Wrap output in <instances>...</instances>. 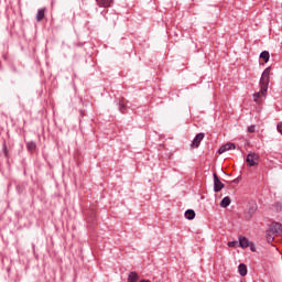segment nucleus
Returning a JSON list of instances; mask_svg holds the SVG:
<instances>
[{
    "label": "nucleus",
    "mask_w": 282,
    "mask_h": 282,
    "mask_svg": "<svg viewBox=\"0 0 282 282\" xmlns=\"http://www.w3.org/2000/svg\"><path fill=\"white\" fill-rule=\"evenodd\" d=\"M270 72H272V67H267L263 70L262 76L260 78V93L253 94L254 102H259V98L268 94V86L270 85Z\"/></svg>",
    "instance_id": "f257e3e1"
},
{
    "label": "nucleus",
    "mask_w": 282,
    "mask_h": 282,
    "mask_svg": "<svg viewBox=\"0 0 282 282\" xmlns=\"http://www.w3.org/2000/svg\"><path fill=\"white\" fill-rule=\"evenodd\" d=\"M260 156L259 154L251 152L247 155V165L248 166H257L259 164Z\"/></svg>",
    "instance_id": "f03ea898"
},
{
    "label": "nucleus",
    "mask_w": 282,
    "mask_h": 282,
    "mask_svg": "<svg viewBox=\"0 0 282 282\" xmlns=\"http://www.w3.org/2000/svg\"><path fill=\"white\" fill-rule=\"evenodd\" d=\"M268 230H270L271 235L279 237V235H282V225L280 223H272Z\"/></svg>",
    "instance_id": "7ed1b4c3"
},
{
    "label": "nucleus",
    "mask_w": 282,
    "mask_h": 282,
    "mask_svg": "<svg viewBox=\"0 0 282 282\" xmlns=\"http://www.w3.org/2000/svg\"><path fill=\"white\" fill-rule=\"evenodd\" d=\"M224 186L225 185L221 183V180H219V176H217V173H214V192L219 193Z\"/></svg>",
    "instance_id": "20e7f679"
},
{
    "label": "nucleus",
    "mask_w": 282,
    "mask_h": 282,
    "mask_svg": "<svg viewBox=\"0 0 282 282\" xmlns=\"http://www.w3.org/2000/svg\"><path fill=\"white\" fill-rule=\"evenodd\" d=\"M204 137H205L204 132H199L198 134H196V137L194 138L191 147L193 149H198L199 144H202V140H204Z\"/></svg>",
    "instance_id": "39448f33"
},
{
    "label": "nucleus",
    "mask_w": 282,
    "mask_h": 282,
    "mask_svg": "<svg viewBox=\"0 0 282 282\" xmlns=\"http://www.w3.org/2000/svg\"><path fill=\"white\" fill-rule=\"evenodd\" d=\"M235 149V143H226L219 148L218 153L221 155L223 153H226V151H234Z\"/></svg>",
    "instance_id": "423d86ee"
},
{
    "label": "nucleus",
    "mask_w": 282,
    "mask_h": 282,
    "mask_svg": "<svg viewBox=\"0 0 282 282\" xmlns=\"http://www.w3.org/2000/svg\"><path fill=\"white\" fill-rule=\"evenodd\" d=\"M99 8H111L113 0H96Z\"/></svg>",
    "instance_id": "0eeeda50"
},
{
    "label": "nucleus",
    "mask_w": 282,
    "mask_h": 282,
    "mask_svg": "<svg viewBox=\"0 0 282 282\" xmlns=\"http://www.w3.org/2000/svg\"><path fill=\"white\" fill-rule=\"evenodd\" d=\"M239 246L240 248H250V240H248V238H246L245 236H240Z\"/></svg>",
    "instance_id": "6e6552de"
},
{
    "label": "nucleus",
    "mask_w": 282,
    "mask_h": 282,
    "mask_svg": "<svg viewBox=\"0 0 282 282\" xmlns=\"http://www.w3.org/2000/svg\"><path fill=\"white\" fill-rule=\"evenodd\" d=\"M45 10H46L45 8L37 10V13L35 15L37 23H41V21L45 19Z\"/></svg>",
    "instance_id": "1a4fd4ad"
},
{
    "label": "nucleus",
    "mask_w": 282,
    "mask_h": 282,
    "mask_svg": "<svg viewBox=\"0 0 282 282\" xmlns=\"http://www.w3.org/2000/svg\"><path fill=\"white\" fill-rule=\"evenodd\" d=\"M238 271H239L240 276H246V274H248V267L243 263H240L238 265Z\"/></svg>",
    "instance_id": "9d476101"
},
{
    "label": "nucleus",
    "mask_w": 282,
    "mask_h": 282,
    "mask_svg": "<svg viewBox=\"0 0 282 282\" xmlns=\"http://www.w3.org/2000/svg\"><path fill=\"white\" fill-rule=\"evenodd\" d=\"M138 279H140V275L137 272L132 271L128 275V282H138Z\"/></svg>",
    "instance_id": "9b49d317"
},
{
    "label": "nucleus",
    "mask_w": 282,
    "mask_h": 282,
    "mask_svg": "<svg viewBox=\"0 0 282 282\" xmlns=\"http://www.w3.org/2000/svg\"><path fill=\"white\" fill-rule=\"evenodd\" d=\"M230 198L228 196L224 197L220 202V207L221 208H228L230 206Z\"/></svg>",
    "instance_id": "f8f14e48"
},
{
    "label": "nucleus",
    "mask_w": 282,
    "mask_h": 282,
    "mask_svg": "<svg viewBox=\"0 0 282 282\" xmlns=\"http://www.w3.org/2000/svg\"><path fill=\"white\" fill-rule=\"evenodd\" d=\"M260 58L264 61V63H268L270 61V52L263 51L260 53Z\"/></svg>",
    "instance_id": "ddd939ff"
},
{
    "label": "nucleus",
    "mask_w": 282,
    "mask_h": 282,
    "mask_svg": "<svg viewBox=\"0 0 282 282\" xmlns=\"http://www.w3.org/2000/svg\"><path fill=\"white\" fill-rule=\"evenodd\" d=\"M194 217H195V210H193V209H187V210L185 212V219L192 220Z\"/></svg>",
    "instance_id": "4468645a"
},
{
    "label": "nucleus",
    "mask_w": 282,
    "mask_h": 282,
    "mask_svg": "<svg viewBox=\"0 0 282 282\" xmlns=\"http://www.w3.org/2000/svg\"><path fill=\"white\" fill-rule=\"evenodd\" d=\"M28 151H36V143L34 141H30L26 143Z\"/></svg>",
    "instance_id": "2eb2a0df"
},
{
    "label": "nucleus",
    "mask_w": 282,
    "mask_h": 282,
    "mask_svg": "<svg viewBox=\"0 0 282 282\" xmlns=\"http://www.w3.org/2000/svg\"><path fill=\"white\" fill-rule=\"evenodd\" d=\"M274 237H276V235H272V232L270 230H267V241H268V243H272V241H274Z\"/></svg>",
    "instance_id": "dca6fc26"
},
{
    "label": "nucleus",
    "mask_w": 282,
    "mask_h": 282,
    "mask_svg": "<svg viewBox=\"0 0 282 282\" xmlns=\"http://www.w3.org/2000/svg\"><path fill=\"white\" fill-rule=\"evenodd\" d=\"M119 111L121 113H124V111H127V106L124 105V101L119 102Z\"/></svg>",
    "instance_id": "f3484780"
},
{
    "label": "nucleus",
    "mask_w": 282,
    "mask_h": 282,
    "mask_svg": "<svg viewBox=\"0 0 282 282\" xmlns=\"http://www.w3.org/2000/svg\"><path fill=\"white\" fill-rule=\"evenodd\" d=\"M237 243H239L237 240H234V241H229L228 243H227V246L229 247V248H237Z\"/></svg>",
    "instance_id": "a211bd4d"
},
{
    "label": "nucleus",
    "mask_w": 282,
    "mask_h": 282,
    "mask_svg": "<svg viewBox=\"0 0 282 282\" xmlns=\"http://www.w3.org/2000/svg\"><path fill=\"white\" fill-rule=\"evenodd\" d=\"M248 132L249 133H254V126H249L248 127Z\"/></svg>",
    "instance_id": "6ab92c4d"
},
{
    "label": "nucleus",
    "mask_w": 282,
    "mask_h": 282,
    "mask_svg": "<svg viewBox=\"0 0 282 282\" xmlns=\"http://www.w3.org/2000/svg\"><path fill=\"white\" fill-rule=\"evenodd\" d=\"M3 151H4L6 158H8V147L6 144H3Z\"/></svg>",
    "instance_id": "aec40b11"
},
{
    "label": "nucleus",
    "mask_w": 282,
    "mask_h": 282,
    "mask_svg": "<svg viewBox=\"0 0 282 282\" xmlns=\"http://www.w3.org/2000/svg\"><path fill=\"white\" fill-rule=\"evenodd\" d=\"M251 251H252V252H256V251H257V249H254V247H253V246H251Z\"/></svg>",
    "instance_id": "412c9836"
}]
</instances>
